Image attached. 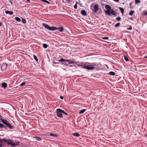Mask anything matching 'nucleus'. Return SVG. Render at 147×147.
Returning a JSON list of instances; mask_svg holds the SVG:
<instances>
[{"label": "nucleus", "mask_w": 147, "mask_h": 147, "mask_svg": "<svg viewBox=\"0 0 147 147\" xmlns=\"http://www.w3.org/2000/svg\"><path fill=\"white\" fill-rule=\"evenodd\" d=\"M42 1L43 2H46L47 3H50V2H49V1H47L46 0H42Z\"/></svg>", "instance_id": "473e14b6"}, {"label": "nucleus", "mask_w": 147, "mask_h": 147, "mask_svg": "<svg viewBox=\"0 0 147 147\" xmlns=\"http://www.w3.org/2000/svg\"><path fill=\"white\" fill-rule=\"evenodd\" d=\"M61 64H63V63H62Z\"/></svg>", "instance_id": "864d4df0"}, {"label": "nucleus", "mask_w": 147, "mask_h": 147, "mask_svg": "<svg viewBox=\"0 0 147 147\" xmlns=\"http://www.w3.org/2000/svg\"><path fill=\"white\" fill-rule=\"evenodd\" d=\"M57 63V62H54V64H57V63Z\"/></svg>", "instance_id": "de8ad7c7"}, {"label": "nucleus", "mask_w": 147, "mask_h": 147, "mask_svg": "<svg viewBox=\"0 0 147 147\" xmlns=\"http://www.w3.org/2000/svg\"><path fill=\"white\" fill-rule=\"evenodd\" d=\"M69 66L70 67H72V65H69Z\"/></svg>", "instance_id": "603ef678"}, {"label": "nucleus", "mask_w": 147, "mask_h": 147, "mask_svg": "<svg viewBox=\"0 0 147 147\" xmlns=\"http://www.w3.org/2000/svg\"><path fill=\"white\" fill-rule=\"evenodd\" d=\"M56 113H57V116L60 118H62L63 117L62 114V110L60 109H57L56 110Z\"/></svg>", "instance_id": "f03ea898"}, {"label": "nucleus", "mask_w": 147, "mask_h": 147, "mask_svg": "<svg viewBox=\"0 0 147 147\" xmlns=\"http://www.w3.org/2000/svg\"><path fill=\"white\" fill-rule=\"evenodd\" d=\"M3 141L7 142V144L11 145L12 146H15L17 145L16 144L14 143L11 140H7L5 139H0V142Z\"/></svg>", "instance_id": "f257e3e1"}, {"label": "nucleus", "mask_w": 147, "mask_h": 147, "mask_svg": "<svg viewBox=\"0 0 147 147\" xmlns=\"http://www.w3.org/2000/svg\"><path fill=\"white\" fill-rule=\"evenodd\" d=\"M144 58H147V56L145 57Z\"/></svg>", "instance_id": "3c124183"}, {"label": "nucleus", "mask_w": 147, "mask_h": 147, "mask_svg": "<svg viewBox=\"0 0 147 147\" xmlns=\"http://www.w3.org/2000/svg\"><path fill=\"white\" fill-rule=\"evenodd\" d=\"M59 61L61 62H66V60L64 59L63 58H61L59 60Z\"/></svg>", "instance_id": "b1692460"}, {"label": "nucleus", "mask_w": 147, "mask_h": 147, "mask_svg": "<svg viewBox=\"0 0 147 147\" xmlns=\"http://www.w3.org/2000/svg\"><path fill=\"white\" fill-rule=\"evenodd\" d=\"M86 111V110L85 109H83L81 110L79 112V113L80 114H81L83 113Z\"/></svg>", "instance_id": "f3484780"}, {"label": "nucleus", "mask_w": 147, "mask_h": 147, "mask_svg": "<svg viewBox=\"0 0 147 147\" xmlns=\"http://www.w3.org/2000/svg\"><path fill=\"white\" fill-rule=\"evenodd\" d=\"M124 59L126 61H129V59H128L127 58V57H126V56L125 55L124 56Z\"/></svg>", "instance_id": "72a5a7b5"}, {"label": "nucleus", "mask_w": 147, "mask_h": 147, "mask_svg": "<svg viewBox=\"0 0 147 147\" xmlns=\"http://www.w3.org/2000/svg\"><path fill=\"white\" fill-rule=\"evenodd\" d=\"M129 19H130V20H133V18H131H131H129Z\"/></svg>", "instance_id": "a18cd8bd"}, {"label": "nucleus", "mask_w": 147, "mask_h": 147, "mask_svg": "<svg viewBox=\"0 0 147 147\" xmlns=\"http://www.w3.org/2000/svg\"><path fill=\"white\" fill-rule=\"evenodd\" d=\"M5 127L4 125L3 124L0 123V128H2Z\"/></svg>", "instance_id": "2f4dec72"}, {"label": "nucleus", "mask_w": 147, "mask_h": 147, "mask_svg": "<svg viewBox=\"0 0 147 147\" xmlns=\"http://www.w3.org/2000/svg\"><path fill=\"white\" fill-rule=\"evenodd\" d=\"M33 57H34V59L36 61H38V59L37 57H36V56H35L34 55H33Z\"/></svg>", "instance_id": "bb28decb"}, {"label": "nucleus", "mask_w": 147, "mask_h": 147, "mask_svg": "<svg viewBox=\"0 0 147 147\" xmlns=\"http://www.w3.org/2000/svg\"><path fill=\"white\" fill-rule=\"evenodd\" d=\"M135 12L134 11L132 10L129 13V14L130 16H132L134 13Z\"/></svg>", "instance_id": "412c9836"}, {"label": "nucleus", "mask_w": 147, "mask_h": 147, "mask_svg": "<svg viewBox=\"0 0 147 147\" xmlns=\"http://www.w3.org/2000/svg\"><path fill=\"white\" fill-rule=\"evenodd\" d=\"M73 135L75 136L78 137L80 136V134L78 133H73Z\"/></svg>", "instance_id": "a211bd4d"}, {"label": "nucleus", "mask_w": 147, "mask_h": 147, "mask_svg": "<svg viewBox=\"0 0 147 147\" xmlns=\"http://www.w3.org/2000/svg\"><path fill=\"white\" fill-rule=\"evenodd\" d=\"M111 14L112 15H115L116 14V13L115 11H113L112 9H111Z\"/></svg>", "instance_id": "5701e85b"}, {"label": "nucleus", "mask_w": 147, "mask_h": 147, "mask_svg": "<svg viewBox=\"0 0 147 147\" xmlns=\"http://www.w3.org/2000/svg\"><path fill=\"white\" fill-rule=\"evenodd\" d=\"M105 7L106 9H110L111 8V7L108 5H106L105 6Z\"/></svg>", "instance_id": "aec40b11"}, {"label": "nucleus", "mask_w": 147, "mask_h": 147, "mask_svg": "<svg viewBox=\"0 0 147 147\" xmlns=\"http://www.w3.org/2000/svg\"><path fill=\"white\" fill-rule=\"evenodd\" d=\"M15 19L18 22H20L21 21V20L20 18L18 17H15Z\"/></svg>", "instance_id": "393cba45"}, {"label": "nucleus", "mask_w": 147, "mask_h": 147, "mask_svg": "<svg viewBox=\"0 0 147 147\" xmlns=\"http://www.w3.org/2000/svg\"><path fill=\"white\" fill-rule=\"evenodd\" d=\"M66 62H68V63L69 64H74L75 63V62L73 61H71L70 59H67L66 60Z\"/></svg>", "instance_id": "ddd939ff"}, {"label": "nucleus", "mask_w": 147, "mask_h": 147, "mask_svg": "<svg viewBox=\"0 0 147 147\" xmlns=\"http://www.w3.org/2000/svg\"><path fill=\"white\" fill-rule=\"evenodd\" d=\"M60 97V99L61 100H63L64 98L62 96H61Z\"/></svg>", "instance_id": "ea45409f"}, {"label": "nucleus", "mask_w": 147, "mask_h": 147, "mask_svg": "<svg viewBox=\"0 0 147 147\" xmlns=\"http://www.w3.org/2000/svg\"><path fill=\"white\" fill-rule=\"evenodd\" d=\"M133 3L131 2V3H129V5H130V8H131V5H132V4Z\"/></svg>", "instance_id": "79ce46f5"}, {"label": "nucleus", "mask_w": 147, "mask_h": 147, "mask_svg": "<svg viewBox=\"0 0 147 147\" xmlns=\"http://www.w3.org/2000/svg\"><path fill=\"white\" fill-rule=\"evenodd\" d=\"M87 66H84L83 67V68L86 69H87Z\"/></svg>", "instance_id": "a19ab883"}, {"label": "nucleus", "mask_w": 147, "mask_h": 147, "mask_svg": "<svg viewBox=\"0 0 147 147\" xmlns=\"http://www.w3.org/2000/svg\"><path fill=\"white\" fill-rule=\"evenodd\" d=\"M2 87L4 88H5L7 87V84L5 82L2 83L1 85Z\"/></svg>", "instance_id": "f8f14e48"}, {"label": "nucleus", "mask_w": 147, "mask_h": 147, "mask_svg": "<svg viewBox=\"0 0 147 147\" xmlns=\"http://www.w3.org/2000/svg\"><path fill=\"white\" fill-rule=\"evenodd\" d=\"M77 4H78V2H76V4L74 6V7L75 9H77Z\"/></svg>", "instance_id": "f704fd0d"}, {"label": "nucleus", "mask_w": 147, "mask_h": 147, "mask_svg": "<svg viewBox=\"0 0 147 147\" xmlns=\"http://www.w3.org/2000/svg\"><path fill=\"white\" fill-rule=\"evenodd\" d=\"M132 29V28L131 26H130V27H129V28H127V29L128 30H131Z\"/></svg>", "instance_id": "58836bf2"}, {"label": "nucleus", "mask_w": 147, "mask_h": 147, "mask_svg": "<svg viewBox=\"0 0 147 147\" xmlns=\"http://www.w3.org/2000/svg\"><path fill=\"white\" fill-rule=\"evenodd\" d=\"M50 135L51 136H54L55 137H57L58 136V135L56 134H54L52 133H51L50 134Z\"/></svg>", "instance_id": "4be33fe9"}, {"label": "nucleus", "mask_w": 147, "mask_h": 147, "mask_svg": "<svg viewBox=\"0 0 147 147\" xmlns=\"http://www.w3.org/2000/svg\"><path fill=\"white\" fill-rule=\"evenodd\" d=\"M120 23H117V24H116L115 25V26L116 27H119L120 26Z\"/></svg>", "instance_id": "cd10ccee"}, {"label": "nucleus", "mask_w": 147, "mask_h": 147, "mask_svg": "<svg viewBox=\"0 0 147 147\" xmlns=\"http://www.w3.org/2000/svg\"><path fill=\"white\" fill-rule=\"evenodd\" d=\"M94 11L95 12H96L98 10L99 8L98 7V5H95L94 7Z\"/></svg>", "instance_id": "6e6552de"}, {"label": "nucleus", "mask_w": 147, "mask_h": 147, "mask_svg": "<svg viewBox=\"0 0 147 147\" xmlns=\"http://www.w3.org/2000/svg\"><path fill=\"white\" fill-rule=\"evenodd\" d=\"M135 2L136 4L139 3L140 2V0H135Z\"/></svg>", "instance_id": "c756f323"}, {"label": "nucleus", "mask_w": 147, "mask_h": 147, "mask_svg": "<svg viewBox=\"0 0 147 147\" xmlns=\"http://www.w3.org/2000/svg\"><path fill=\"white\" fill-rule=\"evenodd\" d=\"M26 84V83L25 82H22V83L20 85V86H23L25 84Z\"/></svg>", "instance_id": "c9c22d12"}, {"label": "nucleus", "mask_w": 147, "mask_h": 147, "mask_svg": "<svg viewBox=\"0 0 147 147\" xmlns=\"http://www.w3.org/2000/svg\"><path fill=\"white\" fill-rule=\"evenodd\" d=\"M34 138H36V140L38 141H41L42 140L41 138L40 137H37V136H34Z\"/></svg>", "instance_id": "2eb2a0df"}, {"label": "nucleus", "mask_w": 147, "mask_h": 147, "mask_svg": "<svg viewBox=\"0 0 147 147\" xmlns=\"http://www.w3.org/2000/svg\"><path fill=\"white\" fill-rule=\"evenodd\" d=\"M91 64H92V65H89L87 66V69L89 70H93L94 69V67H93L90 66L92 65H93L95 66H97V65L96 64H94V63H92Z\"/></svg>", "instance_id": "20e7f679"}, {"label": "nucleus", "mask_w": 147, "mask_h": 147, "mask_svg": "<svg viewBox=\"0 0 147 147\" xmlns=\"http://www.w3.org/2000/svg\"><path fill=\"white\" fill-rule=\"evenodd\" d=\"M145 14L147 16V11L146 12Z\"/></svg>", "instance_id": "49530a36"}, {"label": "nucleus", "mask_w": 147, "mask_h": 147, "mask_svg": "<svg viewBox=\"0 0 147 147\" xmlns=\"http://www.w3.org/2000/svg\"><path fill=\"white\" fill-rule=\"evenodd\" d=\"M42 46L45 48H46L48 47V45L44 43L43 44Z\"/></svg>", "instance_id": "a878e982"}, {"label": "nucleus", "mask_w": 147, "mask_h": 147, "mask_svg": "<svg viewBox=\"0 0 147 147\" xmlns=\"http://www.w3.org/2000/svg\"><path fill=\"white\" fill-rule=\"evenodd\" d=\"M2 25V23L0 22V26H1Z\"/></svg>", "instance_id": "c03bdc74"}, {"label": "nucleus", "mask_w": 147, "mask_h": 147, "mask_svg": "<svg viewBox=\"0 0 147 147\" xmlns=\"http://www.w3.org/2000/svg\"><path fill=\"white\" fill-rule=\"evenodd\" d=\"M2 145L1 144H0V147H2Z\"/></svg>", "instance_id": "09e8293b"}, {"label": "nucleus", "mask_w": 147, "mask_h": 147, "mask_svg": "<svg viewBox=\"0 0 147 147\" xmlns=\"http://www.w3.org/2000/svg\"><path fill=\"white\" fill-rule=\"evenodd\" d=\"M108 38H109L108 37H104L102 38L103 39H105V40L108 39Z\"/></svg>", "instance_id": "4c0bfd02"}, {"label": "nucleus", "mask_w": 147, "mask_h": 147, "mask_svg": "<svg viewBox=\"0 0 147 147\" xmlns=\"http://www.w3.org/2000/svg\"><path fill=\"white\" fill-rule=\"evenodd\" d=\"M1 121L6 126H7V124L8 123L7 121L4 119H0Z\"/></svg>", "instance_id": "0eeeda50"}, {"label": "nucleus", "mask_w": 147, "mask_h": 147, "mask_svg": "<svg viewBox=\"0 0 147 147\" xmlns=\"http://www.w3.org/2000/svg\"><path fill=\"white\" fill-rule=\"evenodd\" d=\"M7 127H8L10 129H13V127L11 126V125L9 123H8V124H7Z\"/></svg>", "instance_id": "4468645a"}, {"label": "nucleus", "mask_w": 147, "mask_h": 147, "mask_svg": "<svg viewBox=\"0 0 147 147\" xmlns=\"http://www.w3.org/2000/svg\"><path fill=\"white\" fill-rule=\"evenodd\" d=\"M67 0V1H70V0Z\"/></svg>", "instance_id": "5fc2aeb1"}, {"label": "nucleus", "mask_w": 147, "mask_h": 147, "mask_svg": "<svg viewBox=\"0 0 147 147\" xmlns=\"http://www.w3.org/2000/svg\"><path fill=\"white\" fill-rule=\"evenodd\" d=\"M54 28H53V31L57 30H58L59 31L61 32H63L64 30L63 28L62 27H60L59 28H57L56 27H54Z\"/></svg>", "instance_id": "423d86ee"}, {"label": "nucleus", "mask_w": 147, "mask_h": 147, "mask_svg": "<svg viewBox=\"0 0 147 147\" xmlns=\"http://www.w3.org/2000/svg\"><path fill=\"white\" fill-rule=\"evenodd\" d=\"M113 0L116 2H119V0Z\"/></svg>", "instance_id": "37998d69"}, {"label": "nucleus", "mask_w": 147, "mask_h": 147, "mask_svg": "<svg viewBox=\"0 0 147 147\" xmlns=\"http://www.w3.org/2000/svg\"><path fill=\"white\" fill-rule=\"evenodd\" d=\"M116 19L117 21H119L121 20V17H119L117 18Z\"/></svg>", "instance_id": "c85d7f7f"}, {"label": "nucleus", "mask_w": 147, "mask_h": 147, "mask_svg": "<svg viewBox=\"0 0 147 147\" xmlns=\"http://www.w3.org/2000/svg\"><path fill=\"white\" fill-rule=\"evenodd\" d=\"M7 65L6 63H3L1 66V69L2 71L5 70L7 67Z\"/></svg>", "instance_id": "39448f33"}, {"label": "nucleus", "mask_w": 147, "mask_h": 147, "mask_svg": "<svg viewBox=\"0 0 147 147\" xmlns=\"http://www.w3.org/2000/svg\"><path fill=\"white\" fill-rule=\"evenodd\" d=\"M42 25L46 29L50 30L53 31L54 26L50 27L48 24L45 23H43Z\"/></svg>", "instance_id": "7ed1b4c3"}, {"label": "nucleus", "mask_w": 147, "mask_h": 147, "mask_svg": "<svg viewBox=\"0 0 147 147\" xmlns=\"http://www.w3.org/2000/svg\"><path fill=\"white\" fill-rule=\"evenodd\" d=\"M119 9L121 11V13L122 14H123L124 13V9L122 7H119Z\"/></svg>", "instance_id": "dca6fc26"}, {"label": "nucleus", "mask_w": 147, "mask_h": 147, "mask_svg": "<svg viewBox=\"0 0 147 147\" xmlns=\"http://www.w3.org/2000/svg\"><path fill=\"white\" fill-rule=\"evenodd\" d=\"M109 74L111 76H114L115 74V73L113 71H110L109 72Z\"/></svg>", "instance_id": "6ab92c4d"}, {"label": "nucleus", "mask_w": 147, "mask_h": 147, "mask_svg": "<svg viewBox=\"0 0 147 147\" xmlns=\"http://www.w3.org/2000/svg\"><path fill=\"white\" fill-rule=\"evenodd\" d=\"M62 112L63 113H64V114H65V115H67L68 114H67L66 113L65 111H64L62 110Z\"/></svg>", "instance_id": "e433bc0d"}, {"label": "nucleus", "mask_w": 147, "mask_h": 147, "mask_svg": "<svg viewBox=\"0 0 147 147\" xmlns=\"http://www.w3.org/2000/svg\"><path fill=\"white\" fill-rule=\"evenodd\" d=\"M111 9H107V11H105L106 13L109 15H110L111 13Z\"/></svg>", "instance_id": "1a4fd4ad"}, {"label": "nucleus", "mask_w": 147, "mask_h": 147, "mask_svg": "<svg viewBox=\"0 0 147 147\" xmlns=\"http://www.w3.org/2000/svg\"><path fill=\"white\" fill-rule=\"evenodd\" d=\"M81 14L84 16H85L87 14V13L84 10H83L81 11Z\"/></svg>", "instance_id": "9d476101"}, {"label": "nucleus", "mask_w": 147, "mask_h": 147, "mask_svg": "<svg viewBox=\"0 0 147 147\" xmlns=\"http://www.w3.org/2000/svg\"><path fill=\"white\" fill-rule=\"evenodd\" d=\"M26 0L28 2H29L30 1V0Z\"/></svg>", "instance_id": "8fccbe9b"}, {"label": "nucleus", "mask_w": 147, "mask_h": 147, "mask_svg": "<svg viewBox=\"0 0 147 147\" xmlns=\"http://www.w3.org/2000/svg\"><path fill=\"white\" fill-rule=\"evenodd\" d=\"M22 22L24 24L26 23V20L25 19H22Z\"/></svg>", "instance_id": "7c9ffc66"}, {"label": "nucleus", "mask_w": 147, "mask_h": 147, "mask_svg": "<svg viewBox=\"0 0 147 147\" xmlns=\"http://www.w3.org/2000/svg\"><path fill=\"white\" fill-rule=\"evenodd\" d=\"M5 13L6 14H9L10 15H11L13 14V12L11 11H8L6 10L5 11Z\"/></svg>", "instance_id": "9b49d317"}]
</instances>
